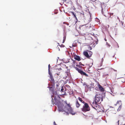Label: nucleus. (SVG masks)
Masks as SVG:
<instances>
[{"label":"nucleus","instance_id":"1","mask_svg":"<svg viewBox=\"0 0 125 125\" xmlns=\"http://www.w3.org/2000/svg\"><path fill=\"white\" fill-rule=\"evenodd\" d=\"M50 76L51 79L50 81L51 85L49 87V88L50 90L52 91L54 90L55 88V82L52 76L51 75Z\"/></svg>","mask_w":125,"mask_h":125},{"label":"nucleus","instance_id":"2","mask_svg":"<svg viewBox=\"0 0 125 125\" xmlns=\"http://www.w3.org/2000/svg\"><path fill=\"white\" fill-rule=\"evenodd\" d=\"M62 111H65L67 115L70 113V106L69 104H67L64 107L63 109L62 110Z\"/></svg>","mask_w":125,"mask_h":125},{"label":"nucleus","instance_id":"3","mask_svg":"<svg viewBox=\"0 0 125 125\" xmlns=\"http://www.w3.org/2000/svg\"><path fill=\"white\" fill-rule=\"evenodd\" d=\"M90 108L87 103H85L84 105L83 106L82 108V110L83 112H86L90 111Z\"/></svg>","mask_w":125,"mask_h":125},{"label":"nucleus","instance_id":"4","mask_svg":"<svg viewBox=\"0 0 125 125\" xmlns=\"http://www.w3.org/2000/svg\"><path fill=\"white\" fill-rule=\"evenodd\" d=\"M73 54L71 52V56H72V58L73 57H74V59H75V60L77 61H80L81 60V58L80 57L79 55H76L74 53H73Z\"/></svg>","mask_w":125,"mask_h":125},{"label":"nucleus","instance_id":"5","mask_svg":"<svg viewBox=\"0 0 125 125\" xmlns=\"http://www.w3.org/2000/svg\"><path fill=\"white\" fill-rule=\"evenodd\" d=\"M91 105L93 108L96 110L97 109L95 107L99 108L100 107V106L97 104V103L95 102L94 103V102L92 103V104H91Z\"/></svg>","mask_w":125,"mask_h":125},{"label":"nucleus","instance_id":"6","mask_svg":"<svg viewBox=\"0 0 125 125\" xmlns=\"http://www.w3.org/2000/svg\"><path fill=\"white\" fill-rule=\"evenodd\" d=\"M105 92H102V94H101V101H103V99H104L105 97Z\"/></svg>","mask_w":125,"mask_h":125},{"label":"nucleus","instance_id":"7","mask_svg":"<svg viewBox=\"0 0 125 125\" xmlns=\"http://www.w3.org/2000/svg\"><path fill=\"white\" fill-rule=\"evenodd\" d=\"M88 52V51H87V50L86 51H84L83 52V54L88 59V57H89V56Z\"/></svg>","mask_w":125,"mask_h":125},{"label":"nucleus","instance_id":"8","mask_svg":"<svg viewBox=\"0 0 125 125\" xmlns=\"http://www.w3.org/2000/svg\"><path fill=\"white\" fill-rule=\"evenodd\" d=\"M71 60H72L73 62V64H72L71 66L72 67H73L74 68V67L75 66V65L76 64H77V63L76 62V61L75 60H74L72 59V57L71 56Z\"/></svg>","mask_w":125,"mask_h":125},{"label":"nucleus","instance_id":"9","mask_svg":"<svg viewBox=\"0 0 125 125\" xmlns=\"http://www.w3.org/2000/svg\"><path fill=\"white\" fill-rule=\"evenodd\" d=\"M98 86L99 88L100 91L103 92H104L105 90L104 88L101 85H99Z\"/></svg>","mask_w":125,"mask_h":125},{"label":"nucleus","instance_id":"10","mask_svg":"<svg viewBox=\"0 0 125 125\" xmlns=\"http://www.w3.org/2000/svg\"><path fill=\"white\" fill-rule=\"evenodd\" d=\"M71 13H72L73 15V17L75 18V19L76 20V21H75V23H76L78 20V19L76 17V14L75 13H74L73 12V11H71Z\"/></svg>","mask_w":125,"mask_h":125},{"label":"nucleus","instance_id":"11","mask_svg":"<svg viewBox=\"0 0 125 125\" xmlns=\"http://www.w3.org/2000/svg\"><path fill=\"white\" fill-rule=\"evenodd\" d=\"M96 98H95L94 101L95 103H97L100 101L101 99V96L96 97Z\"/></svg>","mask_w":125,"mask_h":125},{"label":"nucleus","instance_id":"12","mask_svg":"<svg viewBox=\"0 0 125 125\" xmlns=\"http://www.w3.org/2000/svg\"><path fill=\"white\" fill-rule=\"evenodd\" d=\"M87 51H88V52L89 53V57H88V59H90V58L91 57V56L93 54V53L91 51H89L88 50H87Z\"/></svg>","mask_w":125,"mask_h":125},{"label":"nucleus","instance_id":"13","mask_svg":"<svg viewBox=\"0 0 125 125\" xmlns=\"http://www.w3.org/2000/svg\"><path fill=\"white\" fill-rule=\"evenodd\" d=\"M80 104H79L78 102V100H77L76 103V106L77 108L79 107L80 105Z\"/></svg>","mask_w":125,"mask_h":125},{"label":"nucleus","instance_id":"14","mask_svg":"<svg viewBox=\"0 0 125 125\" xmlns=\"http://www.w3.org/2000/svg\"><path fill=\"white\" fill-rule=\"evenodd\" d=\"M76 113V112H74L73 111V109L72 107H71V114L73 115H74Z\"/></svg>","mask_w":125,"mask_h":125},{"label":"nucleus","instance_id":"15","mask_svg":"<svg viewBox=\"0 0 125 125\" xmlns=\"http://www.w3.org/2000/svg\"><path fill=\"white\" fill-rule=\"evenodd\" d=\"M61 69H56V70L57 71H58V72L57 73H56V74L57 75H59L60 74V73L61 72Z\"/></svg>","mask_w":125,"mask_h":125},{"label":"nucleus","instance_id":"16","mask_svg":"<svg viewBox=\"0 0 125 125\" xmlns=\"http://www.w3.org/2000/svg\"><path fill=\"white\" fill-rule=\"evenodd\" d=\"M78 72L79 73H80L82 75L83 72L82 70L81 69H79L78 71Z\"/></svg>","mask_w":125,"mask_h":125},{"label":"nucleus","instance_id":"17","mask_svg":"<svg viewBox=\"0 0 125 125\" xmlns=\"http://www.w3.org/2000/svg\"><path fill=\"white\" fill-rule=\"evenodd\" d=\"M82 75H85L86 77H89L88 75L87 74H86L85 72H84Z\"/></svg>","mask_w":125,"mask_h":125},{"label":"nucleus","instance_id":"18","mask_svg":"<svg viewBox=\"0 0 125 125\" xmlns=\"http://www.w3.org/2000/svg\"><path fill=\"white\" fill-rule=\"evenodd\" d=\"M82 75H85L86 77H89L88 75L87 74H86L85 72H84Z\"/></svg>","mask_w":125,"mask_h":125},{"label":"nucleus","instance_id":"19","mask_svg":"<svg viewBox=\"0 0 125 125\" xmlns=\"http://www.w3.org/2000/svg\"><path fill=\"white\" fill-rule=\"evenodd\" d=\"M101 94H98V93L96 94V95L95 96L94 98H96V97H99V96H101Z\"/></svg>","mask_w":125,"mask_h":125},{"label":"nucleus","instance_id":"20","mask_svg":"<svg viewBox=\"0 0 125 125\" xmlns=\"http://www.w3.org/2000/svg\"><path fill=\"white\" fill-rule=\"evenodd\" d=\"M64 90L63 88V87L62 86V87H61V92H63Z\"/></svg>","mask_w":125,"mask_h":125},{"label":"nucleus","instance_id":"21","mask_svg":"<svg viewBox=\"0 0 125 125\" xmlns=\"http://www.w3.org/2000/svg\"><path fill=\"white\" fill-rule=\"evenodd\" d=\"M121 105H120L119 106V107L117 109V111H120V109H121Z\"/></svg>","mask_w":125,"mask_h":125},{"label":"nucleus","instance_id":"22","mask_svg":"<svg viewBox=\"0 0 125 125\" xmlns=\"http://www.w3.org/2000/svg\"><path fill=\"white\" fill-rule=\"evenodd\" d=\"M83 85H86V86L88 87L89 85H88L86 84V83L85 82H84L83 84Z\"/></svg>","mask_w":125,"mask_h":125},{"label":"nucleus","instance_id":"23","mask_svg":"<svg viewBox=\"0 0 125 125\" xmlns=\"http://www.w3.org/2000/svg\"><path fill=\"white\" fill-rule=\"evenodd\" d=\"M66 36H64V37H63V43L65 41V39H66Z\"/></svg>","mask_w":125,"mask_h":125},{"label":"nucleus","instance_id":"24","mask_svg":"<svg viewBox=\"0 0 125 125\" xmlns=\"http://www.w3.org/2000/svg\"><path fill=\"white\" fill-rule=\"evenodd\" d=\"M101 8H102V9H101V12H102V14H103L104 15V16H105V17H106V16H105V15L104 14H103V7H102V6H101Z\"/></svg>","mask_w":125,"mask_h":125},{"label":"nucleus","instance_id":"25","mask_svg":"<svg viewBox=\"0 0 125 125\" xmlns=\"http://www.w3.org/2000/svg\"><path fill=\"white\" fill-rule=\"evenodd\" d=\"M78 100L81 102H82V101H83V100L82 99V98L80 97H78Z\"/></svg>","mask_w":125,"mask_h":125},{"label":"nucleus","instance_id":"26","mask_svg":"<svg viewBox=\"0 0 125 125\" xmlns=\"http://www.w3.org/2000/svg\"><path fill=\"white\" fill-rule=\"evenodd\" d=\"M108 74H104L103 75V77H105V76L106 75H108Z\"/></svg>","mask_w":125,"mask_h":125},{"label":"nucleus","instance_id":"27","mask_svg":"<svg viewBox=\"0 0 125 125\" xmlns=\"http://www.w3.org/2000/svg\"><path fill=\"white\" fill-rule=\"evenodd\" d=\"M88 49L90 50H91L92 49V48L90 46H89L88 47Z\"/></svg>","mask_w":125,"mask_h":125},{"label":"nucleus","instance_id":"28","mask_svg":"<svg viewBox=\"0 0 125 125\" xmlns=\"http://www.w3.org/2000/svg\"><path fill=\"white\" fill-rule=\"evenodd\" d=\"M104 61V59L103 58H102V60H101V65H102V63Z\"/></svg>","mask_w":125,"mask_h":125},{"label":"nucleus","instance_id":"29","mask_svg":"<svg viewBox=\"0 0 125 125\" xmlns=\"http://www.w3.org/2000/svg\"><path fill=\"white\" fill-rule=\"evenodd\" d=\"M74 68L77 71H78L79 69L78 68L76 67H74Z\"/></svg>","mask_w":125,"mask_h":125},{"label":"nucleus","instance_id":"30","mask_svg":"<svg viewBox=\"0 0 125 125\" xmlns=\"http://www.w3.org/2000/svg\"><path fill=\"white\" fill-rule=\"evenodd\" d=\"M57 98L58 100H59L60 99V98L59 96L58 95L57 96Z\"/></svg>","mask_w":125,"mask_h":125},{"label":"nucleus","instance_id":"31","mask_svg":"<svg viewBox=\"0 0 125 125\" xmlns=\"http://www.w3.org/2000/svg\"><path fill=\"white\" fill-rule=\"evenodd\" d=\"M50 64H49L48 65V70H49V72L50 71Z\"/></svg>","mask_w":125,"mask_h":125},{"label":"nucleus","instance_id":"32","mask_svg":"<svg viewBox=\"0 0 125 125\" xmlns=\"http://www.w3.org/2000/svg\"><path fill=\"white\" fill-rule=\"evenodd\" d=\"M81 102L83 103L84 104H85V103H86L84 101H82V102Z\"/></svg>","mask_w":125,"mask_h":125},{"label":"nucleus","instance_id":"33","mask_svg":"<svg viewBox=\"0 0 125 125\" xmlns=\"http://www.w3.org/2000/svg\"><path fill=\"white\" fill-rule=\"evenodd\" d=\"M79 64L80 65H82V63L81 62H80L79 63Z\"/></svg>","mask_w":125,"mask_h":125},{"label":"nucleus","instance_id":"34","mask_svg":"<svg viewBox=\"0 0 125 125\" xmlns=\"http://www.w3.org/2000/svg\"><path fill=\"white\" fill-rule=\"evenodd\" d=\"M111 69L113 70L114 71H115V72L117 71V70H115V69H114L113 68H111Z\"/></svg>","mask_w":125,"mask_h":125},{"label":"nucleus","instance_id":"35","mask_svg":"<svg viewBox=\"0 0 125 125\" xmlns=\"http://www.w3.org/2000/svg\"><path fill=\"white\" fill-rule=\"evenodd\" d=\"M87 24H85V25H82V27L83 26H84V25H85L86 26V27H88V26H87Z\"/></svg>","mask_w":125,"mask_h":125},{"label":"nucleus","instance_id":"36","mask_svg":"<svg viewBox=\"0 0 125 125\" xmlns=\"http://www.w3.org/2000/svg\"><path fill=\"white\" fill-rule=\"evenodd\" d=\"M90 19H91V16L92 14H91L90 13Z\"/></svg>","mask_w":125,"mask_h":125},{"label":"nucleus","instance_id":"37","mask_svg":"<svg viewBox=\"0 0 125 125\" xmlns=\"http://www.w3.org/2000/svg\"><path fill=\"white\" fill-rule=\"evenodd\" d=\"M76 66H77V67H79V66H80L79 65V64H76Z\"/></svg>","mask_w":125,"mask_h":125},{"label":"nucleus","instance_id":"38","mask_svg":"<svg viewBox=\"0 0 125 125\" xmlns=\"http://www.w3.org/2000/svg\"><path fill=\"white\" fill-rule=\"evenodd\" d=\"M69 60L67 61V62H64V63H68V62H69Z\"/></svg>","mask_w":125,"mask_h":125},{"label":"nucleus","instance_id":"39","mask_svg":"<svg viewBox=\"0 0 125 125\" xmlns=\"http://www.w3.org/2000/svg\"><path fill=\"white\" fill-rule=\"evenodd\" d=\"M63 24H67V25H69V24L68 23H67L66 22H63Z\"/></svg>","mask_w":125,"mask_h":125},{"label":"nucleus","instance_id":"40","mask_svg":"<svg viewBox=\"0 0 125 125\" xmlns=\"http://www.w3.org/2000/svg\"><path fill=\"white\" fill-rule=\"evenodd\" d=\"M119 120H118V121L117 122V123L118 124V125H119Z\"/></svg>","mask_w":125,"mask_h":125},{"label":"nucleus","instance_id":"41","mask_svg":"<svg viewBox=\"0 0 125 125\" xmlns=\"http://www.w3.org/2000/svg\"><path fill=\"white\" fill-rule=\"evenodd\" d=\"M78 67L79 68H81V69H82V67L81 66H80V65L79 66V67Z\"/></svg>","mask_w":125,"mask_h":125},{"label":"nucleus","instance_id":"42","mask_svg":"<svg viewBox=\"0 0 125 125\" xmlns=\"http://www.w3.org/2000/svg\"><path fill=\"white\" fill-rule=\"evenodd\" d=\"M110 108L111 107V108H113V110H114V107H112V106H110Z\"/></svg>","mask_w":125,"mask_h":125},{"label":"nucleus","instance_id":"43","mask_svg":"<svg viewBox=\"0 0 125 125\" xmlns=\"http://www.w3.org/2000/svg\"><path fill=\"white\" fill-rule=\"evenodd\" d=\"M108 46L109 47H110V45L109 44H108Z\"/></svg>","mask_w":125,"mask_h":125},{"label":"nucleus","instance_id":"44","mask_svg":"<svg viewBox=\"0 0 125 125\" xmlns=\"http://www.w3.org/2000/svg\"><path fill=\"white\" fill-rule=\"evenodd\" d=\"M92 66V65H91V66H90V65H89V68H90Z\"/></svg>","mask_w":125,"mask_h":125},{"label":"nucleus","instance_id":"45","mask_svg":"<svg viewBox=\"0 0 125 125\" xmlns=\"http://www.w3.org/2000/svg\"><path fill=\"white\" fill-rule=\"evenodd\" d=\"M111 92L112 93H113V91L111 90Z\"/></svg>","mask_w":125,"mask_h":125},{"label":"nucleus","instance_id":"46","mask_svg":"<svg viewBox=\"0 0 125 125\" xmlns=\"http://www.w3.org/2000/svg\"><path fill=\"white\" fill-rule=\"evenodd\" d=\"M82 66H84V65L83 64H82Z\"/></svg>","mask_w":125,"mask_h":125},{"label":"nucleus","instance_id":"47","mask_svg":"<svg viewBox=\"0 0 125 125\" xmlns=\"http://www.w3.org/2000/svg\"><path fill=\"white\" fill-rule=\"evenodd\" d=\"M104 40L105 41H107L106 39H105V38L104 39Z\"/></svg>","mask_w":125,"mask_h":125},{"label":"nucleus","instance_id":"48","mask_svg":"<svg viewBox=\"0 0 125 125\" xmlns=\"http://www.w3.org/2000/svg\"><path fill=\"white\" fill-rule=\"evenodd\" d=\"M82 59H83V60H84V59H85V58H84H84H83H83H82Z\"/></svg>","mask_w":125,"mask_h":125},{"label":"nucleus","instance_id":"49","mask_svg":"<svg viewBox=\"0 0 125 125\" xmlns=\"http://www.w3.org/2000/svg\"><path fill=\"white\" fill-rule=\"evenodd\" d=\"M82 59H83V60H84V59H85V58H84H84H83H83H82Z\"/></svg>","mask_w":125,"mask_h":125},{"label":"nucleus","instance_id":"50","mask_svg":"<svg viewBox=\"0 0 125 125\" xmlns=\"http://www.w3.org/2000/svg\"><path fill=\"white\" fill-rule=\"evenodd\" d=\"M119 116H120L123 117V116L122 115H119Z\"/></svg>","mask_w":125,"mask_h":125},{"label":"nucleus","instance_id":"51","mask_svg":"<svg viewBox=\"0 0 125 125\" xmlns=\"http://www.w3.org/2000/svg\"><path fill=\"white\" fill-rule=\"evenodd\" d=\"M119 103L118 102V101H117V103Z\"/></svg>","mask_w":125,"mask_h":125},{"label":"nucleus","instance_id":"52","mask_svg":"<svg viewBox=\"0 0 125 125\" xmlns=\"http://www.w3.org/2000/svg\"><path fill=\"white\" fill-rule=\"evenodd\" d=\"M93 63H92L91 65H92H92H93Z\"/></svg>","mask_w":125,"mask_h":125},{"label":"nucleus","instance_id":"53","mask_svg":"<svg viewBox=\"0 0 125 125\" xmlns=\"http://www.w3.org/2000/svg\"><path fill=\"white\" fill-rule=\"evenodd\" d=\"M65 66H66V68H67V67H68V66H67L66 65H65Z\"/></svg>","mask_w":125,"mask_h":125},{"label":"nucleus","instance_id":"54","mask_svg":"<svg viewBox=\"0 0 125 125\" xmlns=\"http://www.w3.org/2000/svg\"><path fill=\"white\" fill-rule=\"evenodd\" d=\"M106 44L107 45H108V43L107 42H106Z\"/></svg>","mask_w":125,"mask_h":125},{"label":"nucleus","instance_id":"55","mask_svg":"<svg viewBox=\"0 0 125 125\" xmlns=\"http://www.w3.org/2000/svg\"><path fill=\"white\" fill-rule=\"evenodd\" d=\"M114 56H115V55H114L113 56V57H114Z\"/></svg>","mask_w":125,"mask_h":125},{"label":"nucleus","instance_id":"56","mask_svg":"<svg viewBox=\"0 0 125 125\" xmlns=\"http://www.w3.org/2000/svg\"><path fill=\"white\" fill-rule=\"evenodd\" d=\"M88 71H90L89 69L88 70Z\"/></svg>","mask_w":125,"mask_h":125},{"label":"nucleus","instance_id":"57","mask_svg":"<svg viewBox=\"0 0 125 125\" xmlns=\"http://www.w3.org/2000/svg\"><path fill=\"white\" fill-rule=\"evenodd\" d=\"M96 42V44H97V42Z\"/></svg>","mask_w":125,"mask_h":125},{"label":"nucleus","instance_id":"58","mask_svg":"<svg viewBox=\"0 0 125 125\" xmlns=\"http://www.w3.org/2000/svg\"><path fill=\"white\" fill-rule=\"evenodd\" d=\"M124 27H125V25L124 26Z\"/></svg>","mask_w":125,"mask_h":125},{"label":"nucleus","instance_id":"59","mask_svg":"<svg viewBox=\"0 0 125 125\" xmlns=\"http://www.w3.org/2000/svg\"><path fill=\"white\" fill-rule=\"evenodd\" d=\"M113 13H112V15H113Z\"/></svg>","mask_w":125,"mask_h":125},{"label":"nucleus","instance_id":"60","mask_svg":"<svg viewBox=\"0 0 125 125\" xmlns=\"http://www.w3.org/2000/svg\"><path fill=\"white\" fill-rule=\"evenodd\" d=\"M83 15H84V13H83Z\"/></svg>","mask_w":125,"mask_h":125},{"label":"nucleus","instance_id":"61","mask_svg":"<svg viewBox=\"0 0 125 125\" xmlns=\"http://www.w3.org/2000/svg\"><path fill=\"white\" fill-rule=\"evenodd\" d=\"M118 47H119V46H118Z\"/></svg>","mask_w":125,"mask_h":125},{"label":"nucleus","instance_id":"62","mask_svg":"<svg viewBox=\"0 0 125 125\" xmlns=\"http://www.w3.org/2000/svg\"><path fill=\"white\" fill-rule=\"evenodd\" d=\"M125 125V124H123V125Z\"/></svg>","mask_w":125,"mask_h":125},{"label":"nucleus","instance_id":"63","mask_svg":"<svg viewBox=\"0 0 125 125\" xmlns=\"http://www.w3.org/2000/svg\"><path fill=\"white\" fill-rule=\"evenodd\" d=\"M123 119H124V117H123Z\"/></svg>","mask_w":125,"mask_h":125},{"label":"nucleus","instance_id":"64","mask_svg":"<svg viewBox=\"0 0 125 125\" xmlns=\"http://www.w3.org/2000/svg\"><path fill=\"white\" fill-rule=\"evenodd\" d=\"M69 67H70V65H69Z\"/></svg>","mask_w":125,"mask_h":125}]
</instances>
